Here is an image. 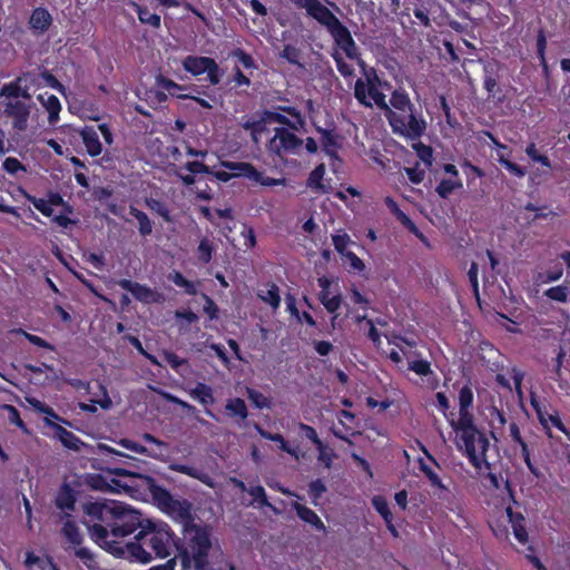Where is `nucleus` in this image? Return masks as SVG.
<instances>
[{"instance_id":"obj_13","label":"nucleus","mask_w":570,"mask_h":570,"mask_svg":"<svg viewBox=\"0 0 570 570\" xmlns=\"http://www.w3.org/2000/svg\"><path fill=\"white\" fill-rule=\"evenodd\" d=\"M118 286L129 293L141 303L157 302L156 293L147 285L134 282L127 278H121L117 282Z\"/></svg>"},{"instance_id":"obj_60","label":"nucleus","mask_w":570,"mask_h":570,"mask_svg":"<svg viewBox=\"0 0 570 570\" xmlns=\"http://www.w3.org/2000/svg\"><path fill=\"white\" fill-rule=\"evenodd\" d=\"M299 50L293 45H285L281 52V58L285 59L292 65H299Z\"/></svg>"},{"instance_id":"obj_7","label":"nucleus","mask_w":570,"mask_h":570,"mask_svg":"<svg viewBox=\"0 0 570 570\" xmlns=\"http://www.w3.org/2000/svg\"><path fill=\"white\" fill-rule=\"evenodd\" d=\"M455 445L475 469L480 470L483 465L490 468L487 458L490 441L479 428L455 434Z\"/></svg>"},{"instance_id":"obj_40","label":"nucleus","mask_w":570,"mask_h":570,"mask_svg":"<svg viewBox=\"0 0 570 570\" xmlns=\"http://www.w3.org/2000/svg\"><path fill=\"white\" fill-rule=\"evenodd\" d=\"M274 109L283 115L286 114V115L291 116L292 118H294L293 122L297 124L296 131H298L301 128H303L306 124L305 117L303 116L301 110H298L296 107L278 105V106L274 107Z\"/></svg>"},{"instance_id":"obj_14","label":"nucleus","mask_w":570,"mask_h":570,"mask_svg":"<svg viewBox=\"0 0 570 570\" xmlns=\"http://www.w3.org/2000/svg\"><path fill=\"white\" fill-rule=\"evenodd\" d=\"M189 396L205 406V414L209 417L217 420L216 415L212 410L208 409L209 405L215 403V396L213 389L205 383H197L194 389L188 392Z\"/></svg>"},{"instance_id":"obj_28","label":"nucleus","mask_w":570,"mask_h":570,"mask_svg":"<svg viewBox=\"0 0 570 570\" xmlns=\"http://www.w3.org/2000/svg\"><path fill=\"white\" fill-rule=\"evenodd\" d=\"M265 288L257 291V297L264 303L268 304L274 311L281 305L279 288L275 283H267Z\"/></svg>"},{"instance_id":"obj_47","label":"nucleus","mask_w":570,"mask_h":570,"mask_svg":"<svg viewBox=\"0 0 570 570\" xmlns=\"http://www.w3.org/2000/svg\"><path fill=\"white\" fill-rule=\"evenodd\" d=\"M414 150L416 151V156L425 165L426 168L432 166L433 161V149L431 146H428L421 141L413 145Z\"/></svg>"},{"instance_id":"obj_61","label":"nucleus","mask_w":570,"mask_h":570,"mask_svg":"<svg viewBox=\"0 0 570 570\" xmlns=\"http://www.w3.org/2000/svg\"><path fill=\"white\" fill-rule=\"evenodd\" d=\"M2 168L10 175H16L18 171H27L21 161L14 157H7L2 163Z\"/></svg>"},{"instance_id":"obj_50","label":"nucleus","mask_w":570,"mask_h":570,"mask_svg":"<svg viewBox=\"0 0 570 570\" xmlns=\"http://www.w3.org/2000/svg\"><path fill=\"white\" fill-rule=\"evenodd\" d=\"M373 508L380 513L384 521L393 519V514L390 510L389 503L382 495H375L372 499Z\"/></svg>"},{"instance_id":"obj_32","label":"nucleus","mask_w":570,"mask_h":570,"mask_svg":"<svg viewBox=\"0 0 570 570\" xmlns=\"http://www.w3.org/2000/svg\"><path fill=\"white\" fill-rule=\"evenodd\" d=\"M129 214L137 219L139 234L144 237L153 233V223L148 215L135 206L129 207Z\"/></svg>"},{"instance_id":"obj_3","label":"nucleus","mask_w":570,"mask_h":570,"mask_svg":"<svg viewBox=\"0 0 570 570\" xmlns=\"http://www.w3.org/2000/svg\"><path fill=\"white\" fill-rule=\"evenodd\" d=\"M171 544L175 546V533L171 528L164 522H154L147 520L145 525L135 537V541L127 542L124 546L127 551L124 559L131 562L148 563L153 560L151 552L156 558H167Z\"/></svg>"},{"instance_id":"obj_57","label":"nucleus","mask_w":570,"mask_h":570,"mask_svg":"<svg viewBox=\"0 0 570 570\" xmlns=\"http://www.w3.org/2000/svg\"><path fill=\"white\" fill-rule=\"evenodd\" d=\"M409 370L422 377L426 376V374H432L431 363L426 360H415L410 362Z\"/></svg>"},{"instance_id":"obj_25","label":"nucleus","mask_w":570,"mask_h":570,"mask_svg":"<svg viewBox=\"0 0 570 570\" xmlns=\"http://www.w3.org/2000/svg\"><path fill=\"white\" fill-rule=\"evenodd\" d=\"M483 88L488 92L489 100H492L495 104L504 102L505 96L502 92V88L498 83L497 77L487 70L483 77Z\"/></svg>"},{"instance_id":"obj_38","label":"nucleus","mask_w":570,"mask_h":570,"mask_svg":"<svg viewBox=\"0 0 570 570\" xmlns=\"http://www.w3.org/2000/svg\"><path fill=\"white\" fill-rule=\"evenodd\" d=\"M325 175V165H317L307 178V187L313 190L324 191L323 178Z\"/></svg>"},{"instance_id":"obj_64","label":"nucleus","mask_w":570,"mask_h":570,"mask_svg":"<svg viewBox=\"0 0 570 570\" xmlns=\"http://www.w3.org/2000/svg\"><path fill=\"white\" fill-rule=\"evenodd\" d=\"M184 168L195 176L198 174L209 175V173H212V168L209 166L198 160L187 161Z\"/></svg>"},{"instance_id":"obj_44","label":"nucleus","mask_w":570,"mask_h":570,"mask_svg":"<svg viewBox=\"0 0 570 570\" xmlns=\"http://www.w3.org/2000/svg\"><path fill=\"white\" fill-rule=\"evenodd\" d=\"M10 333L24 336L35 346L55 351V346L52 344H50L49 342H47L46 340H43L40 336H37V335L26 332L23 328H13L10 331Z\"/></svg>"},{"instance_id":"obj_55","label":"nucleus","mask_w":570,"mask_h":570,"mask_svg":"<svg viewBox=\"0 0 570 570\" xmlns=\"http://www.w3.org/2000/svg\"><path fill=\"white\" fill-rule=\"evenodd\" d=\"M299 430L303 432L304 436L308 439L317 448V450L324 449V443L318 438V434L313 426L307 425L305 423H299Z\"/></svg>"},{"instance_id":"obj_17","label":"nucleus","mask_w":570,"mask_h":570,"mask_svg":"<svg viewBox=\"0 0 570 570\" xmlns=\"http://www.w3.org/2000/svg\"><path fill=\"white\" fill-rule=\"evenodd\" d=\"M45 424L56 431V435L62 445L69 450L79 451L83 442L72 432L68 431L63 426L50 421L45 420Z\"/></svg>"},{"instance_id":"obj_27","label":"nucleus","mask_w":570,"mask_h":570,"mask_svg":"<svg viewBox=\"0 0 570 570\" xmlns=\"http://www.w3.org/2000/svg\"><path fill=\"white\" fill-rule=\"evenodd\" d=\"M450 425L455 432L463 433L466 432V430L476 429V424L474 422V416L471 413V409H459V417L458 420H451Z\"/></svg>"},{"instance_id":"obj_56","label":"nucleus","mask_w":570,"mask_h":570,"mask_svg":"<svg viewBox=\"0 0 570 570\" xmlns=\"http://www.w3.org/2000/svg\"><path fill=\"white\" fill-rule=\"evenodd\" d=\"M334 61H335V65H336V68L338 70V72L347 78V77H351L354 75V68L352 65L347 63L344 58L342 57V55L340 52H334L332 55Z\"/></svg>"},{"instance_id":"obj_10","label":"nucleus","mask_w":570,"mask_h":570,"mask_svg":"<svg viewBox=\"0 0 570 570\" xmlns=\"http://www.w3.org/2000/svg\"><path fill=\"white\" fill-rule=\"evenodd\" d=\"M181 66L185 71L194 77L207 75L206 79L212 86H217L224 75L223 69L214 58L203 56H187L183 59Z\"/></svg>"},{"instance_id":"obj_16","label":"nucleus","mask_w":570,"mask_h":570,"mask_svg":"<svg viewBox=\"0 0 570 570\" xmlns=\"http://www.w3.org/2000/svg\"><path fill=\"white\" fill-rule=\"evenodd\" d=\"M51 24L52 17L46 8L38 7L33 9L29 18V27L35 35L45 33Z\"/></svg>"},{"instance_id":"obj_21","label":"nucleus","mask_w":570,"mask_h":570,"mask_svg":"<svg viewBox=\"0 0 570 570\" xmlns=\"http://www.w3.org/2000/svg\"><path fill=\"white\" fill-rule=\"evenodd\" d=\"M225 414L240 426L248 417V409L245 401L240 397L228 399L225 404Z\"/></svg>"},{"instance_id":"obj_18","label":"nucleus","mask_w":570,"mask_h":570,"mask_svg":"<svg viewBox=\"0 0 570 570\" xmlns=\"http://www.w3.org/2000/svg\"><path fill=\"white\" fill-rule=\"evenodd\" d=\"M316 131L321 135V142H322L324 153L331 159L340 160V157L337 154V149L340 148L338 135L336 134L335 129L316 127Z\"/></svg>"},{"instance_id":"obj_29","label":"nucleus","mask_w":570,"mask_h":570,"mask_svg":"<svg viewBox=\"0 0 570 570\" xmlns=\"http://www.w3.org/2000/svg\"><path fill=\"white\" fill-rule=\"evenodd\" d=\"M130 6L136 11L138 19L142 24H149L155 29L160 28L161 19L159 14L151 13L147 7L137 2H131Z\"/></svg>"},{"instance_id":"obj_8","label":"nucleus","mask_w":570,"mask_h":570,"mask_svg":"<svg viewBox=\"0 0 570 570\" xmlns=\"http://www.w3.org/2000/svg\"><path fill=\"white\" fill-rule=\"evenodd\" d=\"M157 82L164 90L168 91L171 96H176L177 98L183 100H194L199 107L204 109L213 108V105L207 99L200 97L205 96L213 100L215 99V95H213L207 87H202L197 85L184 86L163 76L158 77Z\"/></svg>"},{"instance_id":"obj_58","label":"nucleus","mask_w":570,"mask_h":570,"mask_svg":"<svg viewBox=\"0 0 570 570\" xmlns=\"http://www.w3.org/2000/svg\"><path fill=\"white\" fill-rule=\"evenodd\" d=\"M499 163L513 176L522 178L525 176L527 170L524 167L504 158L503 156L499 157Z\"/></svg>"},{"instance_id":"obj_36","label":"nucleus","mask_w":570,"mask_h":570,"mask_svg":"<svg viewBox=\"0 0 570 570\" xmlns=\"http://www.w3.org/2000/svg\"><path fill=\"white\" fill-rule=\"evenodd\" d=\"M75 556L81 560L88 570H102L100 563L97 560V557L88 548H77L75 550Z\"/></svg>"},{"instance_id":"obj_41","label":"nucleus","mask_w":570,"mask_h":570,"mask_svg":"<svg viewBox=\"0 0 570 570\" xmlns=\"http://www.w3.org/2000/svg\"><path fill=\"white\" fill-rule=\"evenodd\" d=\"M246 395L256 409H271L272 406L271 399H268L262 392L255 389L247 387Z\"/></svg>"},{"instance_id":"obj_15","label":"nucleus","mask_w":570,"mask_h":570,"mask_svg":"<svg viewBox=\"0 0 570 570\" xmlns=\"http://www.w3.org/2000/svg\"><path fill=\"white\" fill-rule=\"evenodd\" d=\"M384 203L390 212L396 217V219L412 234L425 242L426 238L423 233L417 228L415 223L400 208L399 204L391 197L386 196Z\"/></svg>"},{"instance_id":"obj_12","label":"nucleus","mask_w":570,"mask_h":570,"mask_svg":"<svg viewBox=\"0 0 570 570\" xmlns=\"http://www.w3.org/2000/svg\"><path fill=\"white\" fill-rule=\"evenodd\" d=\"M78 492L67 482H63L56 494L55 505L62 511L67 518L76 510Z\"/></svg>"},{"instance_id":"obj_46","label":"nucleus","mask_w":570,"mask_h":570,"mask_svg":"<svg viewBox=\"0 0 570 570\" xmlns=\"http://www.w3.org/2000/svg\"><path fill=\"white\" fill-rule=\"evenodd\" d=\"M547 50V36L543 29H539L537 35V57L543 67V70L548 72V63L546 60Z\"/></svg>"},{"instance_id":"obj_35","label":"nucleus","mask_w":570,"mask_h":570,"mask_svg":"<svg viewBox=\"0 0 570 570\" xmlns=\"http://www.w3.org/2000/svg\"><path fill=\"white\" fill-rule=\"evenodd\" d=\"M215 250H216V248H215L213 242L209 238L204 237L200 239V242L196 248L197 259L202 264H209L213 259Z\"/></svg>"},{"instance_id":"obj_48","label":"nucleus","mask_w":570,"mask_h":570,"mask_svg":"<svg viewBox=\"0 0 570 570\" xmlns=\"http://www.w3.org/2000/svg\"><path fill=\"white\" fill-rule=\"evenodd\" d=\"M459 409H472L474 394L470 383L464 384L459 391Z\"/></svg>"},{"instance_id":"obj_2","label":"nucleus","mask_w":570,"mask_h":570,"mask_svg":"<svg viewBox=\"0 0 570 570\" xmlns=\"http://www.w3.org/2000/svg\"><path fill=\"white\" fill-rule=\"evenodd\" d=\"M82 510L89 519L83 523L88 528L91 540L107 552L122 559L127 551L124 549L125 544L118 539L141 530L148 520L139 511L118 501L87 502L82 505Z\"/></svg>"},{"instance_id":"obj_22","label":"nucleus","mask_w":570,"mask_h":570,"mask_svg":"<svg viewBox=\"0 0 570 570\" xmlns=\"http://www.w3.org/2000/svg\"><path fill=\"white\" fill-rule=\"evenodd\" d=\"M80 137L82 139V144L86 147L87 153L91 157H97V156H99L101 154L102 146H101V142L99 140L97 130L92 126H86L80 131Z\"/></svg>"},{"instance_id":"obj_1","label":"nucleus","mask_w":570,"mask_h":570,"mask_svg":"<svg viewBox=\"0 0 570 570\" xmlns=\"http://www.w3.org/2000/svg\"><path fill=\"white\" fill-rule=\"evenodd\" d=\"M298 9H304L306 14L324 27L334 40V43L345 56L351 59L360 60L363 68L364 79L358 78L354 85V97L360 105L372 107L371 99L382 112L386 109V96L383 88H390L387 81L381 80L374 68H365L360 59V52L355 40L348 28L320 0H294Z\"/></svg>"},{"instance_id":"obj_5","label":"nucleus","mask_w":570,"mask_h":570,"mask_svg":"<svg viewBox=\"0 0 570 570\" xmlns=\"http://www.w3.org/2000/svg\"><path fill=\"white\" fill-rule=\"evenodd\" d=\"M183 539L175 540L183 569L188 570L193 566L195 570H208V557L213 546L212 527L193 522L183 528Z\"/></svg>"},{"instance_id":"obj_20","label":"nucleus","mask_w":570,"mask_h":570,"mask_svg":"<svg viewBox=\"0 0 570 570\" xmlns=\"http://www.w3.org/2000/svg\"><path fill=\"white\" fill-rule=\"evenodd\" d=\"M220 166L230 170L235 177H245L252 180L259 178V170L250 163L222 160Z\"/></svg>"},{"instance_id":"obj_52","label":"nucleus","mask_w":570,"mask_h":570,"mask_svg":"<svg viewBox=\"0 0 570 570\" xmlns=\"http://www.w3.org/2000/svg\"><path fill=\"white\" fill-rule=\"evenodd\" d=\"M3 410L7 411L8 420L11 424L18 426L19 429H21L24 432H28L26 423L21 419L20 412L16 406L6 404V405H3Z\"/></svg>"},{"instance_id":"obj_26","label":"nucleus","mask_w":570,"mask_h":570,"mask_svg":"<svg viewBox=\"0 0 570 570\" xmlns=\"http://www.w3.org/2000/svg\"><path fill=\"white\" fill-rule=\"evenodd\" d=\"M24 566L29 570H33L35 568L36 570H59L52 558H40L33 551L26 552Z\"/></svg>"},{"instance_id":"obj_4","label":"nucleus","mask_w":570,"mask_h":570,"mask_svg":"<svg viewBox=\"0 0 570 570\" xmlns=\"http://www.w3.org/2000/svg\"><path fill=\"white\" fill-rule=\"evenodd\" d=\"M392 132L411 140L420 139L426 131V120L422 109L416 107L409 94L402 89H395L390 97V102L383 111Z\"/></svg>"},{"instance_id":"obj_59","label":"nucleus","mask_w":570,"mask_h":570,"mask_svg":"<svg viewBox=\"0 0 570 570\" xmlns=\"http://www.w3.org/2000/svg\"><path fill=\"white\" fill-rule=\"evenodd\" d=\"M341 305H342V296L340 294L332 296L331 299H326V302H324V304H323V306L325 307V309L328 313L334 314V316L332 317V326L333 327H335V321L337 318L336 312L338 311Z\"/></svg>"},{"instance_id":"obj_51","label":"nucleus","mask_w":570,"mask_h":570,"mask_svg":"<svg viewBox=\"0 0 570 570\" xmlns=\"http://www.w3.org/2000/svg\"><path fill=\"white\" fill-rule=\"evenodd\" d=\"M120 444L127 449V450H130L135 453H138V454H142V455H146V456H149V458H153V459H157L158 455L156 453H154L153 451L148 450L146 446L132 441V440H128V439H124L120 441Z\"/></svg>"},{"instance_id":"obj_63","label":"nucleus","mask_w":570,"mask_h":570,"mask_svg":"<svg viewBox=\"0 0 570 570\" xmlns=\"http://www.w3.org/2000/svg\"><path fill=\"white\" fill-rule=\"evenodd\" d=\"M406 176L412 184H421L425 178V169L421 168L419 164L414 167L405 168Z\"/></svg>"},{"instance_id":"obj_19","label":"nucleus","mask_w":570,"mask_h":570,"mask_svg":"<svg viewBox=\"0 0 570 570\" xmlns=\"http://www.w3.org/2000/svg\"><path fill=\"white\" fill-rule=\"evenodd\" d=\"M37 99L48 112V122L55 126L60 119L59 115L62 109L59 98L52 94L43 92L39 94Z\"/></svg>"},{"instance_id":"obj_37","label":"nucleus","mask_w":570,"mask_h":570,"mask_svg":"<svg viewBox=\"0 0 570 570\" xmlns=\"http://www.w3.org/2000/svg\"><path fill=\"white\" fill-rule=\"evenodd\" d=\"M168 279L171 281L176 286L184 288L185 293L194 296L197 294L196 285L187 279L180 272L174 271L169 273Z\"/></svg>"},{"instance_id":"obj_6","label":"nucleus","mask_w":570,"mask_h":570,"mask_svg":"<svg viewBox=\"0 0 570 570\" xmlns=\"http://www.w3.org/2000/svg\"><path fill=\"white\" fill-rule=\"evenodd\" d=\"M148 491L157 507L174 520L181 523L183 528L195 522L194 507L185 498H175L169 490L158 484L151 476H146Z\"/></svg>"},{"instance_id":"obj_53","label":"nucleus","mask_w":570,"mask_h":570,"mask_svg":"<svg viewBox=\"0 0 570 570\" xmlns=\"http://www.w3.org/2000/svg\"><path fill=\"white\" fill-rule=\"evenodd\" d=\"M332 243L335 250L343 256L348 252L346 247L351 243V237L347 233L336 234L332 236Z\"/></svg>"},{"instance_id":"obj_39","label":"nucleus","mask_w":570,"mask_h":570,"mask_svg":"<svg viewBox=\"0 0 570 570\" xmlns=\"http://www.w3.org/2000/svg\"><path fill=\"white\" fill-rule=\"evenodd\" d=\"M462 186L463 185L460 179H442L438 184L435 191L441 198L446 199L455 189L462 188Z\"/></svg>"},{"instance_id":"obj_11","label":"nucleus","mask_w":570,"mask_h":570,"mask_svg":"<svg viewBox=\"0 0 570 570\" xmlns=\"http://www.w3.org/2000/svg\"><path fill=\"white\" fill-rule=\"evenodd\" d=\"M31 106L23 100H8L4 102V114L12 119V127L18 131H24L28 127Z\"/></svg>"},{"instance_id":"obj_54","label":"nucleus","mask_w":570,"mask_h":570,"mask_svg":"<svg viewBox=\"0 0 570 570\" xmlns=\"http://www.w3.org/2000/svg\"><path fill=\"white\" fill-rule=\"evenodd\" d=\"M544 295L552 301L566 303L568 301V288L562 285L553 286L548 288Z\"/></svg>"},{"instance_id":"obj_24","label":"nucleus","mask_w":570,"mask_h":570,"mask_svg":"<svg viewBox=\"0 0 570 570\" xmlns=\"http://www.w3.org/2000/svg\"><path fill=\"white\" fill-rule=\"evenodd\" d=\"M292 507L295 510L297 517L302 521L313 525L318 531L326 530L324 522L312 509H309L308 507L301 504L298 502H294Z\"/></svg>"},{"instance_id":"obj_42","label":"nucleus","mask_w":570,"mask_h":570,"mask_svg":"<svg viewBox=\"0 0 570 570\" xmlns=\"http://www.w3.org/2000/svg\"><path fill=\"white\" fill-rule=\"evenodd\" d=\"M230 57L236 59L245 69H257V63L253 56L242 48H235Z\"/></svg>"},{"instance_id":"obj_31","label":"nucleus","mask_w":570,"mask_h":570,"mask_svg":"<svg viewBox=\"0 0 570 570\" xmlns=\"http://www.w3.org/2000/svg\"><path fill=\"white\" fill-rule=\"evenodd\" d=\"M419 470L424 474V476L429 480L430 485L434 489L441 491H448V487L443 483L442 479L439 474L423 460H417Z\"/></svg>"},{"instance_id":"obj_33","label":"nucleus","mask_w":570,"mask_h":570,"mask_svg":"<svg viewBox=\"0 0 570 570\" xmlns=\"http://www.w3.org/2000/svg\"><path fill=\"white\" fill-rule=\"evenodd\" d=\"M262 119H263L264 124H266V122H269V124L271 122H276V124H279L281 127H288L292 130L296 131L297 124H294L293 120H291L285 115L276 111L275 109L274 110H269V109L263 110Z\"/></svg>"},{"instance_id":"obj_23","label":"nucleus","mask_w":570,"mask_h":570,"mask_svg":"<svg viewBox=\"0 0 570 570\" xmlns=\"http://www.w3.org/2000/svg\"><path fill=\"white\" fill-rule=\"evenodd\" d=\"M169 470L196 479L204 483L205 485L213 487V479L210 478V475L197 468L174 462L169 464Z\"/></svg>"},{"instance_id":"obj_49","label":"nucleus","mask_w":570,"mask_h":570,"mask_svg":"<svg viewBox=\"0 0 570 570\" xmlns=\"http://www.w3.org/2000/svg\"><path fill=\"white\" fill-rule=\"evenodd\" d=\"M326 485L323 480L316 479L309 482L308 484V497L313 504L317 505L318 500L326 492Z\"/></svg>"},{"instance_id":"obj_9","label":"nucleus","mask_w":570,"mask_h":570,"mask_svg":"<svg viewBox=\"0 0 570 570\" xmlns=\"http://www.w3.org/2000/svg\"><path fill=\"white\" fill-rule=\"evenodd\" d=\"M294 131L288 127L274 128V135L266 144L269 155L283 158L286 155L298 154L304 140Z\"/></svg>"},{"instance_id":"obj_34","label":"nucleus","mask_w":570,"mask_h":570,"mask_svg":"<svg viewBox=\"0 0 570 570\" xmlns=\"http://www.w3.org/2000/svg\"><path fill=\"white\" fill-rule=\"evenodd\" d=\"M62 535L70 542L72 546L78 547L82 543V534L79 531L76 522L68 518V520L63 523L61 528Z\"/></svg>"},{"instance_id":"obj_45","label":"nucleus","mask_w":570,"mask_h":570,"mask_svg":"<svg viewBox=\"0 0 570 570\" xmlns=\"http://www.w3.org/2000/svg\"><path fill=\"white\" fill-rule=\"evenodd\" d=\"M146 205L150 210L158 214L166 222L170 223L173 220L170 217V210L164 202L155 199V198H148V199H146Z\"/></svg>"},{"instance_id":"obj_43","label":"nucleus","mask_w":570,"mask_h":570,"mask_svg":"<svg viewBox=\"0 0 570 570\" xmlns=\"http://www.w3.org/2000/svg\"><path fill=\"white\" fill-rule=\"evenodd\" d=\"M22 82V77H17L13 81L3 83L0 88V98L8 100H18L19 87Z\"/></svg>"},{"instance_id":"obj_62","label":"nucleus","mask_w":570,"mask_h":570,"mask_svg":"<svg viewBox=\"0 0 570 570\" xmlns=\"http://www.w3.org/2000/svg\"><path fill=\"white\" fill-rule=\"evenodd\" d=\"M247 492L253 497V499L261 505V507H272L271 503L267 500V495L265 492V489L262 485H254L250 487Z\"/></svg>"},{"instance_id":"obj_30","label":"nucleus","mask_w":570,"mask_h":570,"mask_svg":"<svg viewBox=\"0 0 570 570\" xmlns=\"http://www.w3.org/2000/svg\"><path fill=\"white\" fill-rule=\"evenodd\" d=\"M254 429L263 439L278 443V448L283 452H286L291 455L297 456L295 450L288 445V443L286 442V440L284 439V436L282 434L271 433V432L264 430L258 423H254Z\"/></svg>"}]
</instances>
